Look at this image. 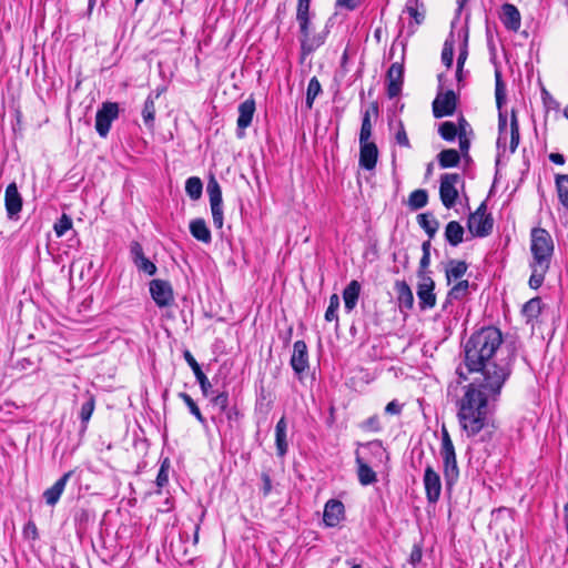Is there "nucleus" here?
Listing matches in <instances>:
<instances>
[{
    "label": "nucleus",
    "mask_w": 568,
    "mask_h": 568,
    "mask_svg": "<svg viewBox=\"0 0 568 568\" xmlns=\"http://www.w3.org/2000/svg\"><path fill=\"white\" fill-rule=\"evenodd\" d=\"M501 344V332L493 326L474 333L465 344V365L469 373H479L458 403V420L468 436L484 428L488 403L498 397L510 375L513 354H505Z\"/></svg>",
    "instance_id": "f257e3e1"
},
{
    "label": "nucleus",
    "mask_w": 568,
    "mask_h": 568,
    "mask_svg": "<svg viewBox=\"0 0 568 568\" xmlns=\"http://www.w3.org/2000/svg\"><path fill=\"white\" fill-rule=\"evenodd\" d=\"M530 237L532 261L530 262L529 286L537 290L542 285L545 275L549 270L554 253V241L549 232L541 227L532 229Z\"/></svg>",
    "instance_id": "f03ea898"
},
{
    "label": "nucleus",
    "mask_w": 568,
    "mask_h": 568,
    "mask_svg": "<svg viewBox=\"0 0 568 568\" xmlns=\"http://www.w3.org/2000/svg\"><path fill=\"white\" fill-rule=\"evenodd\" d=\"M310 4L311 0H298L296 10V20L302 34V48L306 52H312L322 43V41L310 37Z\"/></svg>",
    "instance_id": "7ed1b4c3"
},
{
    "label": "nucleus",
    "mask_w": 568,
    "mask_h": 568,
    "mask_svg": "<svg viewBox=\"0 0 568 568\" xmlns=\"http://www.w3.org/2000/svg\"><path fill=\"white\" fill-rule=\"evenodd\" d=\"M494 220L487 213L486 203L483 202L477 210L468 216L467 227L473 236L485 237L493 231Z\"/></svg>",
    "instance_id": "20e7f679"
},
{
    "label": "nucleus",
    "mask_w": 568,
    "mask_h": 568,
    "mask_svg": "<svg viewBox=\"0 0 568 568\" xmlns=\"http://www.w3.org/2000/svg\"><path fill=\"white\" fill-rule=\"evenodd\" d=\"M459 174L446 173L440 178L439 195L442 203L445 207L452 209L455 206L458 199V191L456 184L459 182Z\"/></svg>",
    "instance_id": "39448f33"
},
{
    "label": "nucleus",
    "mask_w": 568,
    "mask_h": 568,
    "mask_svg": "<svg viewBox=\"0 0 568 568\" xmlns=\"http://www.w3.org/2000/svg\"><path fill=\"white\" fill-rule=\"evenodd\" d=\"M207 194L212 212L213 224L215 227L223 226L222 191L215 178H211L207 183Z\"/></svg>",
    "instance_id": "423d86ee"
},
{
    "label": "nucleus",
    "mask_w": 568,
    "mask_h": 568,
    "mask_svg": "<svg viewBox=\"0 0 568 568\" xmlns=\"http://www.w3.org/2000/svg\"><path fill=\"white\" fill-rule=\"evenodd\" d=\"M119 115V105L113 102L103 103L97 112L95 129L100 136L105 138L110 131L111 123Z\"/></svg>",
    "instance_id": "0eeeda50"
},
{
    "label": "nucleus",
    "mask_w": 568,
    "mask_h": 568,
    "mask_svg": "<svg viewBox=\"0 0 568 568\" xmlns=\"http://www.w3.org/2000/svg\"><path fill=\"white\" fill-rule=\"evenodd\" d=\"M457 105V95L453 90L439 92L433 101V114L436 119L454 114Z\"/></svg>",
    "instance_id": "6e6552de"
},
{
    "label": "nucleus",
    "mask_w": 568,
    "mask_h": 568,
    "mask_svg": "<svg viewBox=\"0 0 568 568\" xmlns=\"http://www.w3.org/2000/svg\"><path fill=\"white\" fill-rule=\"evenodd\" d=\"M150 293L159 307L170 306L174 301L171 284L163 280L151 281Z\"/></svg>",
    "instance_id": "1a4fd4ad"
},
{
    "label": "nucleus",
    "mask_w": 568,
    "mask_h": 568,
    "mask_svg": "<svg viewBox=\"0 0 568 568\" xmlns=\"http://www.w3.org/2000/svg\"><path fill=\"white\" fill-rule=\"evenodd\" d=\"M403 80H404L403 64L398 63V62L393 63L386 73L387 95L389 99H394L400 94Z\"/></svg>",
    "instance_id": "9d476101"
},
{
    "label": "nucleus",
    "mask_w": 568,
    "mask_h": 568,
    "mask_svg": "<svg viewBox=\"0 0 568 568\" xmlns=\"http://www.w3.org/2000/svg\"><path fill=\"white\" fill-rule=\"evenodd\" d=\"M435 283L428 275H422L417 287V296L422 310L432 308L436 304V295L434 293Z\"/></svg>",
    "instance_id": "9b49d317"
},
{
    "label": "nucleus",
    "mask_w": 568,
    "mask_h": 568,
    "mask_svg": "<svg viewBox=\"0 0 568 568\" xmlns=\"http://www.w3.org/2000/svg\"><path fill=\"white\" fill-rule=\"evenodd\" d=\"M4 205L8 217L10 220H18L22 209V196L14 182L10 183L6 189Z\"/></svg>",
    "instance_id": "f8f14e48"
},
{
    "label": "nucleus",
    "mask_w": 568,
    "mask_h": 568,
    "mask_svg": "<svg viewBox=\"0 0 568 568\" xmlns=\"http://www.w3.org/2000/svg\"><path fill=\"white\" fill-rule=\"evenodd\" d=\"M423 481L427 500L429 503H436L440 497L442 483L438 473L435 471L430 465L425 469Z\"/></svg>",
    "instance_id": "ddd939ff"
},
{
    "label": "nucleus",
    "mask_w": 568,
    "mask_h": 568,
    "mask_svg": "<svg viewBox=\"0 0 568 568\" xmlns=\"http://www.w3.org/2000/svg\"><path fill=\"white\" fill-rule=\"evenodd\" d=\"M291 366L297 375L303 374L308 368L307 346L304 341L294 343Z\"/></svg>",
    "instance_id": "4468645a"
},
{
    "label": "nucleus",
    "mask_w": 568,
    "mask_h": 568,
    "mask_svg": "<svg viewBox=\"0 0 568 568\" xmlns=\"http://www.w3.org/2000/svg\"><path fill=\"white\" fill-rule=\"evenodd\" d=\"M344 505L336 499H329L324 507L323 520L326 526L335 527L344 518Z\"/></svg>",
    "instance_id": "2eb2a0df"
},
{
    "label": "nucleus",
    "mask_w": 568,
    "mask_h": 568,
    "mask_svg": "<svg viewBox=\"0 0 568 568\" xmlns=\"http://www.w3.org/2000/svg\"><path fill=\"white\" fill-rule=\"evenodd\" d=\"M359 165L366 170H373L376 166L378 149L374 142H359Z\"/></svg>",
    "instance_id": "dca6fc26"
},
{
    "label": "nucleus",
    "mask_w": 568,
    "mask_h": 568,
    "mask_svg": "<svg viewBox=\"0 0 568 568\" xmlns=\"http://www.w3.org/2000/svg\"><path fill=\"white\" fill-rule=\"evenodd\" d=\"M70 476L71 471L65 473L53 486L44 490L43 498L47 505L54 506L59 501Z\"/></svg>",
    "instance_id": "f3484780"
},
{
    "label": "nucleus",
    "mask_w": 568,
    "mask_h": 568,
    "mask_svg": "<svg viewBox=\"0 0 568 568\" xmlns=\"http://www.w3.org/2000/svg\"><path fill=\"white\" fill-rule=\"evenodd\" d=\"M254 112H255L254 99H246L239 105V118H237V129L239 130L243 131L251 125Z\"/></svg>",
    "instance_id": "a211bd4d"
},
{
    "label": "nucleus",
    "mask_w": 568,
    "mask_h": 568,
    "mask_svg": "<svg viewBox=\"0 0 568 568\" xmlns=\"http://www.w3.org/2000/svg\"><path fill=\"white\" fill-rule=\"evenodd\" d=\"M361 293V284L358 281L353 280L343 291L344 307L349 313L357 304Z\"/></svg>",
    "instance_id": "6ab92c4d"
},
{
    "label": "nucleus",
    "mask_w": 568,
    "mask_h": 568,
    "mask_svg": "<svg viewBox=\"0 0 568 568\" xmlns=\"http://www.w3.org/2000/svg\"><path fill=\"white\" fill-rule=\"evenodd\" d=\"M184 359L186 361V363L190 365V367L192 368L200 386H201V389L203 392L204 395H207L209 393V389L211 388V383L210 381L207 379V377L204 375V373L202 372L199 363L195 361V358L193 357V355L191 354L190 351H185L184 352Z\"/></svg>",
    "instance_id": "aec40b11"
},
{
    "label": "nucleus",
    "mask_w": 568,
    "mask_h": 568,
    "mask_svg": "<svg viewBox=\"0 0 568 568\" xmlns=\"http://www.w3.org/2000/svg\"><path fill=\"white\" fill-rule=\"evenodd\" d=\"M395 290L399 307L406 310L413 308L414 295L408 284L405 281H398L395 283Z\"/></svg>",
    "instance_id": "412c9836"
},
{
    "label": "nucleus",
    "mask_w": 568,
    "mask_h": 568,
    "mask_svg": "<svg viewBox=\"0 0 568 568\" xmlns=\"http://www.w3.org/2000/svg\"><path fill=\"white\" fill-rule=\"evenodd\" d=\"M286 433H287V423L285 417H282L276 426H275V445L277 455L280 457L285 456L288 449L287 440H286Z\"/></svg>",
    "instance_id": "4be33fe9"
},
{
    "label": "nucleus",
    "mask_w": 568,
    "mask_h": 568,
    "mask_svg": "<svg viewBox=\"0 0 568 568\" xmlns=\"http://www.w3.org/2000/svg\"><path fill=\"white\" fill-rule=\"evenodd\" d=\"M190 232L194 239L203 243H210L212 240L211 231L209 230L203 219H195L190 222Z\"/></svg>",
    "instance_id": "5701e85b"
},
{
    "label": "nucleus",
    "mask_w": 568,
    "mask_h": 568,
    "mask_svg": "<svg viewBox=\"0 0 568 568\" xmlns=\"http://www.w3.org/2000/svg\"><path fill=\"white\" fill-rule=\"evenodd\" d=\"M503 21L508 29L514 31L520 27V13L514 4L503 6Z\"/></svg>",
    "instance_id": "b1692460"
},
{
    "label": "nucleus",
    "mask_w": 568,
    "mask_h": 568,
    "mask_svg": "<svg viewBox=\"0 0 568 568\" xmlns=\"http://www.w3.org/2000/svg\"><path fill=\"white\" fill-rule=\"evenodd\" d=\"M357 475L362 485L367 486L377 480L376 473L356 454Z\"/></svg>",
    "instance_id": "393cba45"
},
{
    "label": "nucleus",
    "mask_w": 568,
    "mask_h": 568,
    "mask_svg": "<svg viewBox=\"0 0 568 568\" xmlns=\"http://www.w3.org/2000/svg\"><path fill=\"white\" fill-rule=\"evenodd\" d=\"M464 233V227L457 221H450L445 229V239L450 245L457 246L463 242Z\"/></svg>",
    "instance_id": "a878e982"
},
{
    "label": "nucleus",
    "mask_w": 568,
    "mask_h": 568,
    "mask_svg": "<svg viewBox=\"0 0 568 568\" xmlns=\"http://www.w3.org/2000/svg\"><path fill=\"white\" fill-rule=\"evenodd\" d=\"M161 92H156L155 95L150 94L145 102L142 110V118L144 121V124L149 128L153 126L154 118H155V105L154 101L160 97Z\"/></svg>",
    "instance_id": "bb28decb"
},
{
    "label": "nucleus",
    "mask_w": 568,
    "mask_h": 568,
    "mask_svg": "<svg viewBox=\"0 0 568 568\" xmlns=\"http://www.w3.org/2000/svg\"><path fill=\"white\" fill-rule=\"evenodd\" d=\"M418 225L427 233L429 239L434 237L438 230V221L430 213H422L417 216Z\"/></svg>",
    "instance_id": "cd10ccee"
},
{
    "label": "nucleus",
    "mask_w": 568,
    "mask_h": 568,
    "mask_svg": "<svg viewBox=\"0 0 568 568\" xmlns=\"http://www.w3.org/2000/svg\"><path fill=\"white\" fill-rule=\"evenodd\" d=\"M437 158L443 169L457 166L460 161V155L455 149L443 150Z\"/></svg>",
    "instance_id": "c85d7f7f"
},
{
    "label": "nucleus",
    "mask_w": 568,
    "mask_h": 568,
    "mask_svg": "<svg viewBox=\"0 0 568 568\" xmlns=\"http://www.w3.org/2000/svg\"><path fill=\"white\" fill-rule=\"evenodd\" d=\"M467 271V264L464 261H449L446 268V278L450 283L453 280L460 278Z\"/></svg>",
    "instance_id": "c756f323"
},
{
    "label": "nucleus",
    "mask_w": 568,
    "mask_h": 568,
    "mask_svg": "<svg viewBox=\"0 0 568 568\" xmlns=\"http://www.w3.org/2000/svg\"><path fill=\"white\" fill-rule=\"evenodd\" d=\"M444 463V476L446 479L447 485H453L458 476H459V469L457 466V459L456 456L446 458L443 460Z\"/></svg>",
    "instance_id": "7c9ffc66"
},
{
    "label": "nucleus",
    "mask_w": 568,
    "mask_h": 568,
    "mask_svg": "<svg viewBox=\"0 0 568 568\" xmlns=\"http://www.w3.org/2000/svg\"><path fill=\"white\" fill-rule=\"evenodd\" d=\"M556 187L560 203L568 210V174L556 176Z\"/></svg>",
    "instance_id": "2f4dec72"
},
{
    "label": "nucleus",
    "mask_w": 568,
    "mask_h": 568,
    "mask_svg": "<svg viewBox=\"0 0 568 568\" xmlns=\"http://www.w3.org/2000/svg\"><path fill=\"white\" fill-rule=\"evenodd\" d=\"M541 313V300L539 297H534L524 304L523 314L527 318V321H532L539 316Z\"/></svg>",
    "instance_id": "473e14b6"
},
{
    "label": "nucleus",
    "mask_w": 568,
    "mask_h": 568,
    "mask_svg": "<svg viewBox=\"0 0 568 568\" xmlns=\"http://www.w3.org/2000/svg\"><path fill=\"white\" fill-rule=\"evenodd\" d=\"M440 456L443 460L456 456L454 444L445 426L442 428Z\"/></svg>",
    "instance_id": "72a5a7b5"
},
{
    "label": "nucleus",
    "mask_w": 568,
    "mask_h": 568,
    "mask_svg": "<svg viewBox=\"0 0 568 568\" xmlns=\"http://www.w3.org/2000/svg\"><path fill=\"white\" fill-rule=\"evenodd\" d=\"M202 190H203V183H202L200 178L192 176V178H189L186 180V182H185V191H186V194L192 200L200 199L201 195H202Z\"/></svg>",
    "instance_id": "f704fd0d"
},
{
    "label": "nucleus",
    "mask_w": 568,
    "mask_h": 568,
    "mask_svg": "<svg viewBox=\"0 0 568 568\" xmlns=\"http://www.w3.org/2000/svg\"><path fill=\"white\" fill-rule=\"evenodd\" d=\"M428 194L426 190L418 189L410 193L408 204L413 210H419L427 204Z\"/></svg>",
    "instance_id": "c9c22d12"
},
{
    "label": "nucleus",
    "mask_w": 568,
    "mask_h": 568,
    "mask_svg": "<svg viewBox=\"0 0 568 568\" xmlns=\"http://www.w3.org/2000/svg\"><path fill=\"white\" fill-rule=\"evenodd\" d=\"M519 125L515 112H511L510 130H509V150L514 153L519 144Z\"/></svg>",
    "instance_id": "e433bc0d"
},
{
    "label": "nucleus",
    "mask_w": 568,
    "mask_h": 568,
    "mask_svg": "<svg viewBox=\"0 0 568 568\" xmlns=\"http://www.w3.org/2000/svg\"><path fill=\"white\" fill-rule=\"evenodd\" d=\"M94 406H95V402L92 396H88L85 402L81 405V409H80V414H79L81 423H82L81 432H84L85 424L90 420L92 413L94 410Z\"/></svg>",
    "instance_id": "4c0bfd02"
},
{
    "label": "nucleus",
    "mask_w": 568,
    "mask_h": 568,
    "mask_svg": "<svg viewBox=\"0 0 568 568\" xmlns=\"http://www.w3.org/2000/svg\"><path fill=\"white\" fill-rule=\"evenodd\" d=\"M321 91H322V87H321L320 81L317 80L316 77H313L310 80L308 85H307V92H306L307 109L311 110L313 108L314 100L321 93Z\"/></svg>",
    "instance_id": "58836bf2"
},
{
    "label": "nucleus",
    "mask_w": 568,
    "mask_h": 568,
    "mask_svg": "<svg viewBox=\"0 0 568 568\" xmlns=\"http://www.w3.org/2000/svg\"><path fill=\"white\" fill-rule=\"evenodd\" d=\"M469 283L466 280L456 283L448 292L447 300H462L468 294Z\"/></svg>",
    "instance_id": "ea45409f"
},
{
    "label": "nucleus",
    "mask_w": 568,
    "mask_h": 568,
    "mask_svg": "<svg viewBox=\"0 0 568 568\" xmlns=\"http://www.w3.org/2000/svg\"><path fill=\"white\" fill-rule=\"evenodd\" d=\"M438 133L445 141H454L457 136L458 129L454 122L446 121L439 125Z\"/></svg>",
    "instance_id": "a19ab883"
},
{
    "label": "nucleus",
    "mask_w": 568,
    "mask_h": 568,
    "mask_svg": "<svg viewBox=\"0 0 568 568\" xmlns=\"http://www.w3.org/2000/svg\"><path fill=\"white\" fill-rule=\"evenodd\" d=\"M373 124L371 121V112L367 110L362 120V126L359 132V142L369 141L372 136Z\"/></svg>",
    "instance_id": "79ce46f5"
},
{
    "label": "nucleus",
    "mask_w": 568,
    "mask_h": 568,
    "mask_svg": "<svg viewBox=\"0 0 568 568\" xmlns=\"http://www.w3.org/2000/svg\"><path fill=\"white\" fill-rule=\"evenodd\" d=\"M495 95H496V104L497 108L500 109L503 103L505 102L506 93H505V84L501 79V72L499 70L495 71Z\"/></svg>",
    "instance_id": "37998d69"
},
{
    "label": "nucleus",
    "mask_w": 568,
    "mask_h": 568,
    "mask_svg": "<svg viewBox=\"0 0 568 568\" xmlns=\"http://www.w3.org/2000/svg\"><path fill=\"white\" fill-rule=\"evenodd\" d=\"M179 397L185 403V405L189 407L190 412L194 417L202 424L205 423V418L203 417L200 408L197 407L196 403L192 399V397L186 393H180Z\"/></svg>",
    "instance_id": "c03bdc74"
},
{
    "label": "nucleus",
    "mask_w": 568,
    "mask_h": 568,
    "mask_svg": "<svg viewBox=\"0 0 568 568\" xmlns=\"http://www.w3.org/2000/svg\"><path fill=\"white\" fill-rule=\"evenodd\" d=\"M395 141L398 145L409 149L410 142L402 120L396 122Z\"/></svg>",
    "instance_id": "a18cd8bd"
},
{
    "label": "nucleus",
    "mask_w": 568,
    "mask_h": 568,
    "mask_svg": "<svg viewBox=\"0 0 568 568\" xmlns=\"http://www.w3.org/2000/svg\"><path fill=\"white\" fill-rule=\"evenodd\" d=\"M454 59V40L453 38L447 39L444 43V48L442 51V61L447 67L450 68L453 65Z\"/></svg>",
    "instance_id": "49530a36"
},
{
    "label": "nucleus",
    "mask_w": 568,
    "mask_h": 568,
    "mask_svg": "<svg viewBox=\"0 0 568 568\" xmlns=\"http://www.w3.org/2000/svg\"><path fill=\"white\" fill-rule=\"evenodd\" d=\"M339 307V297L337 294H333L329 297V305L325 312V320L327 322L337 321V310Z\"/></svg>",
    "instance_id": "de8ad7c7"
},
{
    "label": "nucleus",
    "mask_w": 568,
    "mask_h": 568,
    "mask_svg": "<svg viewBox=\"0 0 568 568\" xmlns=\"http://www.w3.org/2000/svg\"><path fill=\"white\" fill-rule=\"evenodd\" d=\"M57 237H61L69 229H71V219L63 213L61 219L53 226Z\"/></svg>",
    "instance_id": "09e8293b"
},
{
    "label": "nucleus",
    "mask_w": 568,
    "mask_h": 568,
    "mask_svg": "<svg viewBox=\"0 0 568 568\" xmlns=\"http://www.w3.org/2000/svg\"><path fill=\"white\" fill-rule=\"evenodd\" d=\"M139 271L146 273L148 275H154L156 272V266L152 263L148 257H142V260L138 261L134 264Z\"/></svg>",
    "instance_id": "8fccbe9b"
},
{
    "label": "nucleus",
    "mask_w": 568,
    "mask_h": 568,
    "mask_svg": "<svg viewBox=\"0 0 568 568\" xmlns=\"http://www.w3.org/2000/svg\"><path fill=\"white\" fill-rule=\"evenodd\" d=\"M169 483V462L165 459L156 476V485L163 487Z\"/></svg>",
    "instance_id": "3c124183"
},
{
    "label": "nucleus",
    "mask_w": 568,
    "mask_h": 568,
    "mask_svg": "<svg viewBox=\"0 0 568 568\" xmlns=\"http://www.w3.org/2000/svg\"><path fill=\"white\" fill-rule=\"evenodd\" d=\"M498 126H499V136H498L497 144H498V146H500L501 144H506L507 135H508L506 116L503 113H499Z\"/></svg>",
    "instance_id": "603ef678"
},
{
    "label": "nucleus",
    "mask_w": 568,
    "mask_h": 568,
    "mask_svg": "<svg viewBox=\"0 0 568 568\" xmlns=\"http://www.w3.org/2000/svg\"><path fill=\"white\" fill-rule=\"evenodd\" d=\"M457 129L458 133L457 136H471L473 135V129L470 124L466 121L465 118L460 116L457 122Z\"/></svg>",
    "instance_id": "864d4df0"
},
{
    "label": "nucleus",
    "mask_w": 568,
    "mask_h": 568,
    "mask_svg": "<svg viewBox=\"0 0 568 568\" xmlns=\"http://www.w3.org/2000/svg\"><path fill=\"white\" fill-rule=\"evenodd\" d=\"M467 55H468V51H467V47L466 44L460 49L459 51V54H458V59H457V71H456V75H457V79L460 81L462 79V72H463V67H464V63L467 59Z\"/></svg>",
    "instance_id": "5fc2aeb1"
},
{
    "label": "nucleus",
    "mask_w": 568,
    "mask_h": 568,
    "mask_svg": "<svg viewBox=\"0 0 568 568\" xmlns=\"http://www.w3.org/2000/svg\"><path fill=\"white\" fill-rule=\"evenodd\" d=\"M362 427L366 430L371 432H379L381 430V423L378 416H372L367 418L363 424Z\"/></svg>",
    "instance_id": "6e6d98bb"
},
{
    "label": "nucleus",
    "mask_w": 568,
    "mask_h": 568,
    "mask_svg": "<svg viewBox=\"0 0 568 568\" xmlns=\"http://www.w3.org/2000/svg\"><path fill=\"white\" fill-rule=\"evenodd\" d=\"M214 406L219 407L221 410H225L229 405V395L226 393H220L215 397H213Z\"/></svg>",
    "instance_id": "4d7b16f0"
},
{
    "label": "nucleus",
    "mask_w": 568,
    "mask_h": 568,
    "mask_svg": "<svg viewBox=\"0 0 568 568\" xmlns=\"http://www.w3.org/2000/svg\"><path fill=\"white\" fill-rule=\"evenodd\" d=\"M131 256H132V260H133V263L135 264L138 261L142 260V257H144V253H143V248L141 246L140 243L138 242H133L131 244Z\"/></svg>",
    "instance_id": "13d9d810"
},
{
    "label": "nucleus",
    "mask_w": 568,
    "mask_h": 568,
    "mask_svg": "<svg viewBox=\"0 0 568 568\" xmlns=\"http://www.w3.org/2000/svg\"><path fill=\"white\" fill-rule=\"evenodd\" d=\"M131 256H132V260H133V263L135 264L138 261L142 260V257H144V253H143V248L141 246L140 243L138 242H133L131 244Z\"/></svg>",
    "instance_id": "bf43d9fd"
},
{
    "label": "nucleus",
    "mask_w": 568,
    "mask_h": 568,
    "mask_svg": "<svg viewBox=\"0 0 568 568\" xmlns=\"http://www.w3.org/2000/svg\"><path fill=\"white\" fill-rule=\"evenodd\" d=\"M23 536L28 539L36 540L38 538V529L34 523L29 521L23 528Z\"/></svg>",
    "instance_id": "052dcab7"
},
{
    "label": "nucleus",
    "mask_w": 568,
    "mask_h": 568,
    "mask_svg": "<svg viewBox=\"0 0 568 568\" xmlns=\"http://www.w3.org/2000/svg\"><path fill=\"white\" fill-rule=\"evenodd\" d=\"M423 557L422 547L419 545H414L410 556H409V562L413 566H416Z\"/></svg>",
    "instance_id": "680f3d73"
},
{
    "label": "nucleus",
    "mask_w": 568,
    "mask_h": 568,
    "mask_svg": "<svg viewBox=\"0 0 568 568\" xmlns=\"http://www.w3.org/2000/svg\"><path fill=\"white\" fill-rule=\"evenodd\" d=\"M470 138L471 136H459L458 140H459V149H460V152L462 154L467 158L468 156V151H469V148H470Z\"/></svg>",
    "instance_id": "e2e57ef3"
},
{
    "label": "nucleus",
    "mask_w": 568,
    "mask_h": 568,
    "mask_svg": "<svg viewBox=\"0 0 568 568\" xmlns=\"http://www.w3.org/2000/svg\"><path fill=\"white\" fill-rule=\"evenodd\" d=\"M402 412V405L397 400L389 402L385 407V413L389 415H398Z\"/></svg>",
    "instance_id": "0e129e2a"
},
{
    "label": "nucleus",
    "mask_w": 568,
    "mask_h": 568,
    "mask_svg": "<svg viewBox=\"0 0 568 568\" xmlns=\"http://www.w3.org/2000/svg\"><path fill=\"white\" fill-rule=\"evenodd\" d=\"M430 263V255L423 254L420 261H419V271L418 276L422 278V275H426L425 270L429 266Z\"/></svg>",
    "instance_id": "69168bd1"
},
{
    "label": "nucleus",
    "mask_w": 568,
    "mask_h": 568,
    "mask_svg": "<svg viewBox=\"0 0 568 568\" xmlns=\"http://www.w3.org/2000/svg\"><path fill=\"white\" fill-rule=\"evenodd\" d=\"M406 11L409 13V16L412 18L415 19L416 23L419 24L423 22L424 20V14L418 12L417 9L413 8V7H407L406 8Z\"/></svg>",
    "instance_id": "338daca9"
},
{
    "label": "nucleus",
    "mask_w": 568,
    "mask_h": 568,
    "mask_svg": "<svg viewBox=\"0 0 568 568\" xmlns=\"http://www.w3.org/2000/svg\"><path fill=\"white\" fill-rule=\"evenodd\" d=\"M262 480H263V494L266 496L270 494L272 489V481L270 476L266 473L262 474Z\"/></svg>",
    "instance_id": "774afa93"
}]
</instances>
